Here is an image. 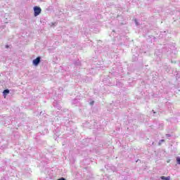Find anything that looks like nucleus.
<instances>
[{"mask_svg":"<svg viewBox=\"0 0 180 180\" xmlns=\"http://www.w3.org/2000/svg\"><path fill=\"white\" fill-rule=\"evenodd\" d=\"M160 141H162H162H164V140H161Z\"/></svg>","mask_w":180,"mask_h":180,"instance_id":"9d476101","label":"nucleus"},{"mask_svg":"<svg viewBox=\"0 0 180 180\" xmlns=\"http://www.w3.org/2000/svg\"><path fill=\"white\" fill-rule=\"evenodd\" d=\"M166 137H167V139H169V137H171V134H166Z\"/></svg>","mask_w":180,"mask_h":180,"instance_id":"423d86ee","label":"nucleus"},{"mask_svg":"<svg viewBox=\"0 0 180 180\" xmlns=\"http://www.w3.org/2000/svg\"><path fill=\"white\" fill-rule=\"evenodd\" d=\"M176 77H179L178 75H176Z\"/></svg>","mask_w":180,"mask_h":180,"instance_id":"9b49d317","label":"nucleus"},{"mask_svg":"<svg viewBox=\"0 0 180 180\" xmlns=\"http://www.w3.org/2000/svg\"><path fill=\"white\" fill-rule=\"evenodd\" d=\"M176 163L180 165V158L179 157L176 158Z\"/></svg>","mask_w":180,"mask_h":180,"instance_id":"39448f33","label":"nucleus"},{"mask_svg":"<svg viewBox=\"0 0 180 180\" xmlns=\"http://www.w3.org/2000/svg\"><path fill=\"white\" fill-rule=\"evenodd\" d=\"M135 23H136V25H139V22H137V20H135Z\"/></svg>","mask_w":180,"mask_h":180,"instance_id":"1a4fd4ad","label":"nucleus"},{"mask_svg":"<svg viewBox=\"0 0 180 180\" xmlns=\"http://www.w3.org/2000/svg\"><path fill=\"white\" fill-rule=\"evenodd\" d=\"M58 180H66L65 178L62 177L60 179H58Z\"/></svg>","mask_w":180,"mask_h":180,"instance_id":"0eeeda50","label":"nucleus"},{"mask_svg":"<svg viewBox=\"0 0 180 180\" xmlns=\"http://www.w3.org/2000/svg\"><path fill=\"white\" fill-rule=\"evenodd\" d=\"M8 94H9V89L4 90V91H3L4 96H6V95H8Z\"/></svg>","mask_w":180,"mask_h":180,"instance_id":"7ed1b4c3","label":"nucleus"},{"mask_svg":"<svg viewBox=\"0 0 180 180\" xmlns=\"http://www.w3.org/2000/svg\"><path fill=\"white\" fill-rule=\"evenodd\" d=\"M41 13V8L39 6L34 7V16H39Z\"/></svg>","mask_w":180,"mask_h":180,"instance_id":"f257e3e1","label":"nucleus"},{"mask_svg":"<svg viewBox=\"0 0 180 180\" xmlns=\"http://www.w3.org/2000/svg\"><path fill=\"white\" fill-rule=\"evenodd\" d=\"M6 49H9V45H6Z\"/></svg>","mask_w":180,"mask_h":180,"instance_id":"6e6552de","label":"nucleus"},{"mask_svg":"<svg viewBox=\"0 0 180 180\" xmlns=\"http://www.w3.org/2000/svg\"><path fill=\"white\" fill-rule=\"evenodd\" d=\"M41 61V57L38 56L37 58H35L32 60V64L35 67H37V65H39L40 64Z\"/></svg>","mask_w":180,"mask_h":180,"instance_id":"f03ea898","label":"nucleus"},{"mask_svg":"<svg viewBox=\"0 0 180 180\" xmlns=\"http://www.w3.org/2000/svg\"><path fill=\"white\" fill-rule=\"evenodd\" d=\"M160 179H162V180H169V179H171V177L170 176H162L161 177H160Z\"/></svg>","mask_w":180,"mask_h":180,"instance_id":"20e7f679","label":"nucleus"}]
</instances>
